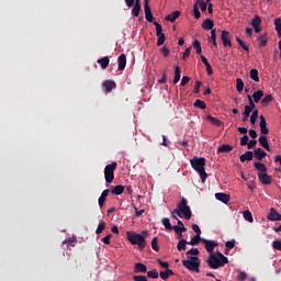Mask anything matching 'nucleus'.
I'll use <instances>...</instances> for the list:
<instances>
[{
    "label": "nucleus",
    "instance_id": "1",
    "mask_svg": "<svg viewBox=\"0 0 281 281\" xmlns=\"http://www.w3.org/2000/svg\"><path fill=\"white\" fill-rule=\"evenodd\" d=\"M206 262L210 269H221V267H225L229 262V259L223 252L216 251L209 256Z\"/></svg>",
    "mask_w": 281,
    "mask_h": 281
},
{
    "label": "nucleus",
    "instance_id": "2",
    "mask_svg": "<svg viewBox=\"0 0 281 281\" xmlns=\"http://www.w3.org/2000/svg\"><path fill=\"white\" fill-rule=\"evenodd\" d=\"M205 164L206 160L204 157L194 156L190 160L191 168H193V170L200 175L202 183H205V179H207V172H205Z\"/></svg>",
    "mask_w": 281,
    "mask_h": 281
},
{
    "label": "nucleus",
    "instance_id": "3",
    "mask_svg": "<svg viewBox=\"0 0 281 281\" xmlns=\"http://www.w3.org/2000/svg\"><path fill=\"white\" fill-rule=\"evenodd\" d=\"M173 214H177L180 218H186V221H190V218H192V210H190L186 198H182L178 203V207L173 210Z\"/></svg>",
    "mask_w": 281,
    "mask_h": 281
},
{
    "label": "nucleus",
    "instance_id": "4",
    "mask_svg": "<svg viewBox=\"0 0 281 281\" xmlns=\"http://www.w3.org/2000/svg\"><path fill=\"white\" fill-rule=\"evenodd\" d=\"M126 236L131 245H137L138 249L140 250L146 248V238L143 237L142 234H137L135 232H127Z\"/></svg>",
    "mask_w": 281,
    "mask_h": 281
},
{
    "label": "nucleus",
    "instance_id": "5",
    "mask_svg": "<svg viewBox=\"0 0 281 281\" xmlns=\"http://www.w3.org/2000/svg\"><path fill=\"white\" fill-rule=\"evenodd\" d=\"M182 267L194 273H199L201 267V260L199 257H189L188 259L182 260Z\"/></svg>",
    "mask_w": 281,
    "mask_h": 281
},
{
    "label": "nucleus",
    "instance_id": "6",
    "mask_svg": "<svg viewBox=\"0 0 281 281\" xmlns=\"http://www.w3.org/2000/svg\"><path fill=\"white\" fill-rule=\"evenodd\" d=\"M117 169V162L106 165L104 168L105 183H113L115 179V170Z\"/></svg>",
    "mask_w": 281,
    "mask_h": 281
},
{
    "label": "nucleus",
    "instance_id": "7",
    "mask_svg": "<svg viewBox=\"0 0 281 281\" xmlns=\"http://www.w3.org/2000/svg\"><path fill=\"white\" fill-rule=\"evenodd\" d=\"M251 27L255 30L256 34H260L262 32V18L259 15H255L250 22Z\"/></svg>",
    "mask_w": 281,
    "mask_h": 281
},
{
    "label": "nucleus",
    "instance_id": "8",
    "mask_svg": "<svg viewBox=\"0 0 281 281\" xmlns=\"http://www.w3.org/2000/svg\"><path fill=\"white\" fill-rule=\"evenodd\" d=\"M204 245V249H206L207 254L212 256L214 254V247H218V241L210 240V239H202Z\"/></svg>",
    "mask_w": 281,
    "mask_h": 281
},
{
    "label": "nucleus",
    "instance_id": "9",
    "mask_svg": "<svg viewBox=\"0 0 281 281\" xmlns=\"http://www.w3.org/2000/svg\"><path fill=\"white\" fill-rule=\"evenodd\" d=\"M221 38L224 47H232V36L228 31H222Z\"/></svg>",
    "mask_w": 281,
    "mask_h": 281
},
{
    "label": "nucleus",
    "instance_id": "10",
    "mask_svg": "<svg viewBox=\"0 0 281 281\" xmlns=\"http://www.w3.org/2000/svg\"><path fill=\"white\" fill-rule=\"evenodd\" d=\"M260 123H259V128H260V133L261 135H269V130L267 127V119H265L263 115H260L259 117Z\"/></svg>",
    "mask_w": 281,
    "mask_h": 281
},
{
    "label": "nucleus",
    "instance_id": "11",
    "mask_svg": "<svg viewBox=\"0 0 281 281\" xmlns=\"http://www.w3.org/2000/svg\"><path fill=\"white\" fill-rule=\"evenodd\" d=\"M258 179L262 186H271V176L269 173H258Z\"/></svg>",
    "mask_w": 281,
    "mask_h": 281
},
{
    "label": "nucleus",
    "instance_id": "12",
    "mask_svg": "<svg viewBox=\"0 0 281 281\" xmlns=\"http://www.w3.org/2000/svg\"><path fill=\"white\" fill-rule=\"evenodd\" d=\"M102 87H103L105 93H111V91H113V89H115L116 85H115V81L109 79V80L103 81Z\"/></svg>",
    "mask_w": 281,
    "mask_h": 281
},
{
    "label": "nucleus",
    "instance_id": "13",
    "mask_svg": "<svg viewBox=\"0 0 281 281\" xmlns=\"http://www.w3.org/2000/svg\"><path fill=\"white\" fill-rule=\"evenodd\" d=\"M267 218L268 221H281V214L278 213L276 209L271 207Z\"/></svg>",
    "mask_w": 281,
    "mask_h": 281
},
{
    "label": "nucleus",
    "instance_id": "14",
    "mask_svg": "<svg viewBox=\"0 0 281 281\" xmlns=\"http://www.w3.org/2000/svg\"><path fill=\"white\" fill-rule=\"evenodd\" d=\"M254 155H255V159H257V161H262V159H265V157H267V153L262 148H255Z\"/></svg>",
    "mask_w": 281,
    "mask_h": 281
},
{
    "label": "nucleus",
    "instance_id": "15",
    "mask_svg": "<svg viewBox=\"0 0 281 281\" xmlns=\"http://www.w3.org/2000/svg\"><path fill=\"white\" fill-rule=\"evenodd\" d=\"M148 271V267L142 262H137L134 265V273H146Z\"/></svg>",
    "mask_w": 281,
    "mask_h": 281
},
{
    "label": "nucleus",
    "instance_id": "16",
    "mask_svg": "<svg viewBox=\"0 0 281 281\" xmlns=\"http://www.w3.org/2000/svg\"><path fill=\"white\" fill-rule=\"evenodd\" d=\"M119 63V71H124L126 69V55L121 54L117 59Z\"/></svg>",
    "mask_w": 281,
    "mask_h": 281
},
{
    "label": "nucleus",
    "instance_id": "17",
    "mask_svg": "<svg viewBox=\"0 0 281 281\" xmlns=\"http://www.w3.org/2000/svg\"><path fill=\"white\" fill-rule=\"evenodd\" d=\"M215 199L222 203H225V205L229 203V194L226 193H215Z\"/></svg>",
    "mask_w": 281,
    "mask_h": 281
},
{
    "label": "nucleus",
    "instance_id": "18",
    "mask_svg": "<svg viewBox=\"0 0 281 281\" xmlns=\"http://www.w3.org/2000/svg\"><path fill=\"white\" fill-rule=\"evenodd\" d=\"M111 190L105 189L102 193L101 196L99 198V206L102 209L104 207V203L106 202V196H109V193Z\"/></svg>",
    "mask_w": 281,
    "mask_h": 281
},
{
    "label": "nucleus",
    "instance_id": "19",
    "mask_svg": "<svg viewBox=\"0 0 281 281\" xmlns=\"http://www.w3.org/2000/svg\"><path fill=\"white\" fill-rule=\"evenodd\" d=\"M259 144L260 146H262V148H265V150H268V153L269 150H271V148L269 147V139L267 138V136L261 135L259 137Z\"/></svg>",
    "mask_w": 281,
    "mask_h": 281
},
{
    "label": "nucleus",
    "instance_id": "20",
    "mask_svg": "<svg viewBox=\"0 0 281 281\" xmlns=\"http://www.w3.org/2000/svg\"><path fill=\"white\" fill-rule=\"evenodd\" d=\"M254 159V151H246L239 157V160L241 164H245V161H252Z\"/></svg>",
    "mask_w": 281,
    "mask_h": 281
},
{
    "label": "nucleus",
    "instance_id": "21",
    "mask_svg": "<svg viewBox=\"0 0 281 281\" xmlns=\"http://www.w3.org/2000/svg\"><path fill=\"white\" fill-rule=\"evenodd\" d=\"M178 16H181V12L175 11V12L168 14L165 18V21H169L170 23H175L177 21Z\"/></svg>",
    "mask_w": 281,
    "mask_h": 281
},
{
    "label": "nucleus",
    "instance_id": "22",
    "mask_svg": "<svg viewBox=\"0 0 281 281\" xmlns=\"http://www.w3.org/2000/svg\"><path fill=\"white\" fill-rule=\"evenodd\" d=\"M111 194L114 196H120V194H124V186L119 184L111 189Z\"/></svg>",
    "mask_w": 281,
    "mask_h": 281
},
{
    "label": "nucleus",
    "instance_id": "23",
    "mask_svg": "<svg viewBox=\"0 0 281 281\" xmlns=\"http://www.w3.org/2000/svg\"><path fill=\"white\" fill-rule=\"evenodd\" d=\"M206 120L210 121L213 126H223V121L212 116V114H209Z\"/></svg>",
    "mask_w": 281,
    "mask_h": 281
},
{
    "label": "nucleus",
    "instance_id": "24",
    "mask_svg": "<svg viewBox=\"0 0 281 281\" xmlns=\"http://www.w3.org/2000/svg\"><path fill=\"white\" fill-rule=\"evenodd\" d=\"M202 30H214V21L206 19L203 23H202Z\"/></svg>",
    "mask_w": 281,
    "mask_h": 281
},
{
    "label": "nucleus",
    "instance_id": "25",
    "mask_svg": "<svg viewBox=\"0 0 281 281\" xmlns=\"http://www.w3.org/2000/svg\"><path fill=\"white\" fill-rule=\"evenodd\" d=\"M161 223H162L164 227L167 229V232H172V229H175V226H172V224H170V218L164 217L161 220Z\"/></svg>",
    "mask_w": 281,
    "mask_h": 281
},
{
    "label": "nucleus",
    "instance_id": "26",
    "mask_svg": "<svg viewBox=\"0 0 281 281\" xmlns=\"http://www.w3.org/2000/svg\"><path fill=\"white\" fill-rule=\"evenodd\" d=\"M97 63H98V65H101V69H106V67H109V63H111V60L109 59L108 56H105L101 59H98Z\"/></svg>",
    "mask_w": 281,
    "mask_h": 281
},
{
    "label": "nucleus",
    "instance_id": "27",
    "mask_svg": "<svg viewBox=\"0 0 281 281\" xmlns=\"http://www.w3.org/2000/svg\"><path fill=\"white\" fill-rule=\"evenodd\" d=\"M200 251L199 248H191L186 252L187 258H198Z\"/></svg>",
    "mask_w": 281,
    "mask_h": 281
},
{
    "label": "nucleus",
    "instance_id": "28",
    "mask_svg": "<svg viewBox=\"0 0 281 281\" xmlns=\"http://www.w3.org/2000/svg\"><path fill=\"white\" fill-rule=\"evenodd\" d=\"M181 80V68L179 66L175 67V77H173V85H177Z\"/></svg>",
    "mask_w": 281,
    "mask_h": 281
},
{
    "label": "nucleus",
    "instance_id": "29",
    "mask_svg": "<svg viewBox=\"0 0 281 281\" xmlns=\"http://www.w3.org/2000/svg\"><path fill=\"white\" fill-rule=\"evenodd\" d=\"M263 95H265V92H263L262 90H257V91L254 92V94H252L254 101H255L256 103L260 102V100H262Z\"/></svg>",
    "mask_w": 281,
    "mask_h": 281
},
{
    "label": "nucleus",
    "instance_id": "30",
    "mask_svg": "<svg viewBox=\"0 0 281 281\" xmlns=\"http://www.w3.org/2000/svg\"><path fill=\"white\" fill-rule=\"evenodd\" d=\"M161 280H168V278H170V276H175V272L170 269H167L166 271H161L159 273Z\"/></svg>",
    "mask_w": 281,
    "mask_h": 281
},
{
    "label": "nucleus",
    "instance_id": "31",
    "mask_svg": "<svg viewBox=\"0 0 281 281\" xmlns=\"http://www.w3.org/2000/svg\"><path fill=\"white\" fill-rule=\"evenodd\" d=\"M203 238H201V235H194L190 241H188V245L196 246L199 243H202Z\"/></svg>",
    "mask_w": 281,
    "mask_h": 281
},
{
    "label": "nucleus",
    "instance_id": "32",
    "mask_svg": "<svg viewBox=\"0 0 281 281\" xmlns=\"http://www.w3.org/2000/svg\"><path fill=\"white\" fill-rule=\"evenodd\" d=\"M193 49H195V54L198 55L203 54V48L201 47V42L199 40L193 42Z\"/></svg>",
    "mask_w": 281,
    "mask_h": 281
},
{
    "label": "nucleus",
    "instance_id": "33",
    "mask_svg": "<svg viewBox=\"0 0 281 281\" xmlns=\"http://www.w3.org/2000/svg\"><path fill=\"white\" fill-rule=\"evenodd\" d=\"M255 168L258 170L259 173H266L267 172V166L262 162H255Z\"/></svg>",
    "mask_w": 281,
    "mask_h": 281
},
{
    "label": "nucleus",
    "instance_id": "34",
    "mask_svg": "<svg viewBox=\"0 0 281 281\" xmlns=\"http://www.w3.org/2000/svg\"><path fill=\"white\" fill-rule=\"evenodd\" d=\"M193 106H195L196 109H202V110H205L207 109V104H205V101L203 100H195V102L193 103Z\"/></svg>",
    "mask_w": 281,
    "mask_h": 281
},
{
    "label": "nucleus",
    "instance_id": "35",
    "mask_svg": "<svg viewBox=\"0 0 281 281\" xmlns=\"http://www.w3.org/2000/svg\"><path fill=\"white\" fill-rule=\"evenodd\" d=\"M186 245H188V240L180 239L177 244L178 251H186Z\"/></svg>",
    "mask_w": 281,
    "mask_h": 281
},
{
    "label": "nucleus",
    "instance_id": "36",
    "mask_svg": "<svg viewBox=\"0 0 281 281\" xmlns=\"http://www.w3.org/2000/svg\"><path fill=\"white\" fill-rule=\"evenodd\" d=\"M250 78L255 82H260V77L258 76V69L254 68L250 70Z\"/></svg>",
    "mask_w": 281,
    "mask_h": 281
},
{
    "label": "nucleus",
    "instance_id": "37",
    "mask_svg": "<svg viewBox=\"0 0 281 281\" xmlns=\"http://www.w3.org/2000/svg\"><path fill=\"white\" fill-rule=\"evenodd\" d=\"M139 12H142V4H134L132 9V14L137 19L139 16Z\"/></svg>",
    "mask_w": 281,
    "mask_h": 281
},
{
    "label": "nucleus",
    "instance_id": "38",
    "mask_svg": "<svg viewBox=\"0 0 281 281\" xmlns=\"http://www.w3.org/2000/svg\"><path fill=\"white\" fill-rule=\"evenodd\" d=\"M234 148L231 145H222L218 147L217 153H232Z\"/></svg>",
    "mask_w": 281,
    "mask_h": 281
},
{
    "label": "nucleus",
    "instance_id": "39",
    "mask_svg": "<svg viewBox=\"0 0 281 281\" xmlns=\"http://www.w3.org/2000/svg\"><path fill=\"white\" fill-rule=\"evenodd\" d=\"M258 41H259V47H267V43L269 40L267 38L266 35H259Z\"/></svg>",
    "mask_w": 281,
    "mask_h": 281
},
{
    "label": "nucleus",
    "instance_id": "40",
    "mask_svg": "<svg viewBox=\"0 0 281 281\" xmlns=\"http://www.w3.org/2000/svg\"><path fill=\"white\" fill-rule=\"evenodd\" d=\"M244 218L248 223H254V215L251 214V211H249V210L244 211Z\"/></svg>",
    "mask_w": 281,
    "mask_h": 281
},
{
    "label": "nucleus",
    "instance_id": "41",
    "mask_svg": "<svg viewBox=\"0 0 281 281\" xmlns=\"http://www.w3.org/2000/svg\"><path fill=\"white\" fill-rule=\"evenodd\" d=\"M210 43H212L214 47H218V44L216 43V30L211 31Z\"/></svg>",
    "mask_w": 281,
    "mask_h": 281
},
{
    "label": "nucleus",
    "instance_id": "42",
    "mask_svg": "<svg viewBox=\"0 0 281 281\" xmlns=\"http://www.w3.org/2000/svg\"><path fill=\"white\" fill-rule=\"evenodd\" d=\"M226 251H232L236 247V239H232L225 243Z\"/></svg>",
    "mask_w": 281,
    "mask_h": 281
},
{
    "label": "nucleus",
    "instance_id": "43",
    "mask_svg": "<svg viewBox=\"0 0 281 281\" xmlns=\"http://www.w3.org/2000/svg\"><path fill=\"white\" fill-rule=\"evenodd\" d=\"M243 89H245V82L243 81V79L237 78L236 79V90L238 92L243 91Z\"/></svg>",
    "mask_w": 281,
    "mask_h": 281
},
{
    "label": "nucleus",
    "instance_id": "44",
    "mask_svg": "<svg viewBox=\"0 0 281 281\" xmlns=\"http://www.w3.org/2000/svg\"><path fill=\"white\" fill-rule=\"evenodd\" d=\"M106 227V222L101 221L97 227L95 234H102Z\"/></svg>",
    "mask_w": 281,
    "mask_h": 281
},
{
    "label": "nucleus",
    "instance_id": "45",
    "mask_svg": "<svg viewBox=\"0 0 281 281\" xmlns=\"http://www.w3.org/2000/svg\"><path fill=\"white\" fill-rule=\"evenodd\" d=\"M158 243H159L158 237H154L151 239V249H154V251H159V245H157Z\"/></svg>",
    "mask_w": 281,
    "mask_h": 281
},
{
    "label": "nucleus",
    "instance_id": "46",
    "mask_svg": "<svg viewBox=\"0 0 281 281\" xmlns=\"http://www.w3.org/2000/svg\"><path fill=\"white\" fill-rule=\"evenodd\" d=\"M158 40H157V46L161 47V45H164V43H166V34H160L157 35Z\"/></svg>",
    "mask_w": 281,
    "mask_h": 281
},
{
    "label": "nucleus",
    "instance_id": "47",
    "mask_svg": "<svg viewBox=\"0 0 281 281\" xmlns=\"http://www.w3.org/2000/svg\"><path fill=\"white\" fill-rule=\"evenodd\" d=\"M147 278H151L153 280H157L159 278V272L157 270H150L147 272Z\"/></svg>",
    "mask_w": 281,
    "mask_h": 281
},
{
    "label": "nucleus",
    "instance_id": "48",
    "mask_svg": "<svg viewBox=\"0 0 281 281\" xmlns=\"http://www.w3.org/2000/svg\"><path fill=\"white\" fill-rule=\"evenodd\" d=\"M154 25L156 27V36L164 34V29L161 27V24H159L158 22H154Z\"/></svg>",
    "mask_w": 281,
    "mask_h": 281
},
{
    "label": "nucleus",
    "instance_id": "49",
    "mask_svg": "<svg viewBox=\"0 0 281 281\" xmlns=\"http://www.w3.org/2000/svg\"><path fill=\"white\" fill-rule=\"evenodd\" d=\"M193 14H194L195 19H201V11H199V4L198 3H195L193 5Z\"/></svg>",
    "mask_w": 281,
    "mask_h": 281
},
{
    "label": "nucleus",
    "instance_id": "50",
    "mask_svg": "<svg viewBox=\"0 0 281 281\" xmlns=\"http://www.w3.org/2000/svg\"><path fill=\"white\" fill-rule=\"evenodd\" d=\"M249 115H251V109L249 108V105H245V111H244V122H246V120L249 117Z\"/></svg>",
    "mask_w": 281,
    "mask_h": 281
},
{
    "label": "nucleus",
    "instance_id": "51",
    "mask_svg": "<svg viewBox=\"0 0 281 281\" xmlns=\"http://www.w3.org/2000/svg\"><path fill=\"white\" fill-rule=\"evenodd\" d=\"M270 102H273V97L271 94H267L262 100L261 104H269Z\"/></svg>",
    "mask_w": 281,
    "mask_h": 281
},
{
    "label": "nucleus",
    "instance_id": "52",
    "mask_svg": "<svg viewBox=\"0 0 281 281\" xmlns=\"http://www.w3.org/2000/svg\"><path fill=\"white\" fill-rule=\"evenodd\" d=\"M173 232H176V234H179V233L188 232V228H186V225L173 226Z\"/></svg>",
    "mask_w": 281,
    "mask_h": 281
},
{
    "label": "nucleus",
    "instance_id": "53",
    "mask_svg": "<svg viewBox=\"0 0 281 281\" xmlns=\"http://www.w3.org/2000/svg\"><path fill=\"white\" fill-rule=\"evenodd\" d=\"M256 120H258V110H255L250 115V124H256Z\"/></svg>",
    "mask_w": 281,
    "mask_h": 281
},
{
    "label": "nucleus",
    "instance_id": "54",
    "mask_svg": "<svg viewBox=\"0 0 281 281\" xmlns=\"http://www.w3.org/2000/svg\"><path fill=\"white\" fill-rule=\"evenodd\" d=\"M203 82L202 81H195V86L193 88V93H200V89L202 87Z\"/></svg>",
    "mask_w": 281,
    "mask_h": 281
},
{
    "label": "nucleus",
    "instance_id": "55",
    "mask_svg": "<svg viewBox=\"0 0 281 281\" xmlns=\"http://www.w3.org/2000/svg\"><path fill=\"white\" fill-rule=\"evenodd\" d=\"M249 144V136L245 134L240 139V146H247Z\"/></svg>",
    "mask_w": 281,
    "mask_h": 281
},
{
    "label": "nucleus",
    "instance_id": "56",
    "mask_svg": "<svg viewBox=\"0 0 281 281\" xmlns=\"http://www.w3.org/2000/svg\"><path fill=\"white\" fill-rule=\"evenodd\" d=\"M144 10L145 14H150L153 11H150V4H148V0H144Z\"/></svg>",
    "mask_w": 281,
    "mask_h": 281
},
{
    "label": "nucleus",
    "instance_id": "57",
    "mask_svg": "<svg viewBox=\"0 0 281 281\" xmlns=\"http://www.w3.org/2000/svg\"><path fill=\"white\" fill-rule=\"evenodd\" d=\"M112 237H113L112 234L106 235L105 237L102 238V243H103L104 245H111V238H112Z\"/></svg>",
    "mask_w": 281,
    "mask_h": 281
},
{
    "label": "nucleus",
    "instance_id": "58",
    "mask_svg": "<svg viewBox=\"0 0 281 281\" xmlns=\"http://www.w3.org/2000/svg\"><path fill=\"white\" fill-rule=\"evenodd\" d=\"M274 30L278 32V30H281V18L274 19Z\"/></svg>",
    "mask_w": 281,
    "mask_h": 281
},
{
    "label": "nucleus",
    "instance_id": "59",
    "mask_svg": "<svg viewBox=\"0 0 281 281\" xmlns=\"http://www.w3.org/2000/svg\"><path fill=\"white\" fill-rule=\"evenodd\" d=\"M192 229L195 233V236H201V227H199V225L196 224H192Z\"/></svg>",
    "mask_w": 281,
    "mask_h": 281
},
{
    "label": "nucleus",
    "instance_id": "60",
    "mask_svg": "<svg viewBox=\"0 0 281 281\" xmlns=\"http://www.w3.org/2000/svg\"><path fill=\"white\" fill-rule=\"evenodd\" d=\"M272 247L273 249H277V251H281V240H274Z\"/></svg>",
    "mask_w": 281,
    "mask_h": 281
},
{
    "label": "nucleus",
    "instance_id": "61",
    "mask_svg": "<svg viewBox=\"0 0 281 281\" xmlns=\"http://www.w3.org/2000/svg\"><path fill=\"white\" fill-rule=\"evenodd\" d=\"M133 280L134 281H148V277H146V276H134Z\"/></svg>",
    "mask_w": 281,
    "mask_h": 281
},
{
    "label": "nucleus",
    "instance_id": "62",
    "mask_svg": "<svg viewBox=\"0 0 281 281\" xmlns=\"http://www.w3.org/2000/svg\"><path fill=\"white\" fill-rule=\"evenodd\" d=\"M188 82H190V77L183 76L181 79L180 86L186 87V85H188Z\"/></svg>",
    "mask_w": 281,
    "mask_h": 281
},
{
    "label": "nucleus",
    "instance_id": "63",
    "mask_svg": "<svg viewBox=\"0 0 281 281\" xmlns=\"http://www.w3.org/2000/svg\"><path fill=\"white\" fill-rule=\"evenodd\" d=\"M256 144H258V140H256V139L249 140L248 145H247L248 150H251V148H254L256 146Z\"/></svg>",
    "mask_w": 281,
    "mask_h": 281
},
{
    "label": "nucleus",
    "instance_id": "64",
    "mask_svg": "<svg viewBox=\"0 0 281 281\" xmlns=\"http://www.w3.org/2000/svg\"><path fill=\"white\" fill-rule=\"evenodd\" d=\"M237 280L239 281H245L247 280V274L246 272H239L238 277H237Z\"/></svg>",
    "mask_w": 281,
    "mask_h": 281
}]
</instances>
